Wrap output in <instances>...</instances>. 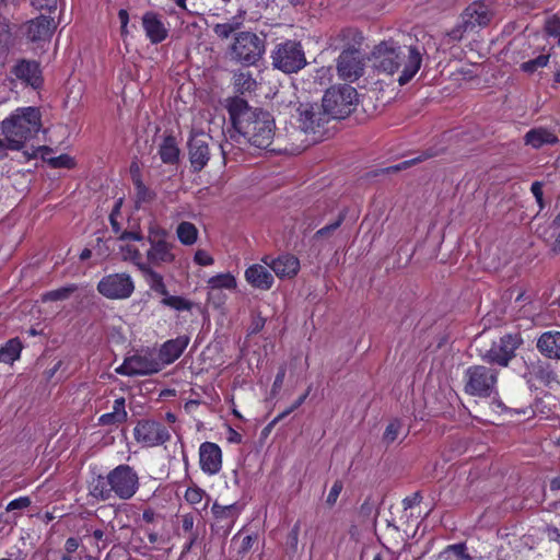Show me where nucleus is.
<instances>
[{
    "label": "nucleus",
    "instance_id": "9",
    "mask_svg": "<svg viewBox=\"0 0 560 560\" xmlns=\"http://www.w3.org/2000/svg\"><path fill=\"white\" fill-rule=\"evenodd\" d=\"M135 440L144 447L163 445L171 439L166 427L152 419H141L133 429Z\"/></svg>",
    "mask_w": 560,
    "mask_h": 560
},
{
    "label": "nucleus",
    "instance_id": "15",
    "mask_svg": "<svg viewBox=\"0 0 560 560\" xmlns=\"http://www.w3.org/2000/svg\"><path fill=\"white\" fill-rule=\"evenodd\" d=\"M148 240L151 245L147 253L149 262L160 265L174 261L175 255L172 253L173 244L166 242L164 232L153 235L151 231Z\"/></svg>",
    "mask_w": 560,
    "mask_h": 560
},
{
    "label": "nucleus",
    "instance_id": "25",
    "mask_svg": "<svg viewBox=\"0 0 560 560\" xmlns=\"http://www.w3.org/2000/svg\"><path fill=\"white\" fill-rule=\"evenodd\" d=\"M246 281L254 288L269 290L273 284V276L265 266L255 264L245 271Z\"/></svg>",
    "mask_w": 560,
    "mask_h": 560
},
{
    "label": "nucleus",
    "instance_id": "19",
    "mask_svg": "<svg viewBox=\"0 0 560 560\" xmlns=\"http://www.w3.org/2000/svg\"><path fill=\"white\" fill-rule=\"evenodd\" d=\"M468 381L466 383V392L488 397L490 395V375L486 366H472L467 371Z\"/></svg>",
    "mask_w": 560,
    "mask_h": 560
},
{
    "label": "nucleus",
    "instance_id": "40",
    "mask_svg": "<svg viewBox=\"0 0 560 560\" xmlns=\"http://www.w3.org/2000/svg\"><path fill=\"white\" fill-rule=\"evenodd\" d=\"M161 303L176 311H190L194 306V303L185 298L168 294L163 298Z\"/></svg>",
    "mask_w": 560,
    "mask_h": 560
},
{
    "label": "nucleus",
    "instance_id": "30",
    "mask_svg": "<svg viewBox=\"0 0 560 560\" xmlns=\"http://www.w3.org/2000/svg\"><path fill=\"white\" fill-rule=\"evenodd\" d=\"M525 142L530 144L533 148L538 149L542 144H556L559 142V138L551 131L545 128L530 129L525 135Z\"/></svg>",
    "mask_w": 560,
    "mask_h": 560
},
{
    "label": "nucleus",
    "instance_id": "17",
    "mask_svg": "<svg viewBox=\"0 0 560 560\" xmlns=\"http://www.w3.org/2000/svg\"><path fill=\"white\" fill-rule=\"evenodd\" d=\"M465 31H475L477 27L487 26L490 23V10L486 1L471 3L462 14Z\"/></svg>",
    "mask_w": 560,
    "mask_h": 560
},
{
    "label": "nucleus",
    "instance_id": "22",
    "mask_svg": "<svg viewBox=\"0 0 560 560\" xmlns=\"http://www.w3.org/2000/svg\"><path fill=\"white\" fill-rule=\"evenodd\" d=\"M189 340V337L184 335L164 342L159 353L161 364H171L177 360L187 348Z\"/></svg>",
    "mask_w": 560,
    "mask_h": 560
},
{
    "label": "nucleus",
    "instance_id": "60",
    "mask_svg": "<svg viewBox=\"0 0 560 560\" xmlns=\"http://www.w3.org/2000/svg\"><path fill=\"white\" fill-rule=\"evenodd\" d=\"M121 201H119L116 207L114 208V210L112 211L110 215H109V221H110V225H112V229L114 231V233L118 234L120 233L121 231V228H120V224L117 222L116 218H115V214L118 212L119 210V206H120Z\"/></svg>",
    "mask_w": 560,
    "mask_h": 560
},
{
    "label": "nucleus",
    "instance_id": "21",
    "mask_svg": "<svg viewBox=\"0 0 560 560\" xmlns=\"http://www.w3.org/2000/svg\"><path fill=\"white\" fill-rule=\"evenodd\" d=\"M536 348L544 358L560 361V331H544L536 340Z\"/></svg>",
    "mask_w": 560,
    "mask_h": 560
},
{
    "label": "nucleus",
    "instance_id": "45",
    "mask_svg": "<svg viewBox=\"0 0 560 560\" xmlns=\"http://www.w3.org/2000/svg\"><path fill=\"white\" fill-rule=\"evenodd\" d=\"M155 198V192L147 186L140 187L136 190V207L139 208L141 203H149Z\"/></svg>",
    "mask_w": 560,
    "mask_h": 560
},
{
    "label": "nucleus",
    "instance_id": "61",
    "mask_svg": "<svg viewBox=\"0 0 560 560\" xmlns=\"http://www.w3.org/2000/svg\"><path fill=\"white\" fill-rule=\"evenodd\" d=\"M464 32H466V31L464 30L463 21H462L459 25H457L455 28H453L451 32L447 33V36L452 40H459V39H462Z\"/></svg>",
    "mask_w": 560,
    "mask_h": 560
},
{
    "label": "nucleus",
    "instance_id": "18",
    "mask_svg": "<svg viewBox=\"0 0 560 560\" xmlns=\"http://www.w3.org/2000/svg\"><path fill=\"white\" fill-rule=\"evenodd\" d=\"M199 463L203 472L215 475L222 466V452L218 444L203 442L199 447Z\"/></svg>",
    "mask_w": 560,
    "mask_h": 560
},
{
    "label": "nucleus",
    "instance_id": "49",
    "mask_svg": "<svg viewBox=\"0 0 560 560\" xmlns=\"http://www.w3.org/2000/svg\"><path fill=\"white\" fill-rule=\"evenodd\" d=\"M343 485L340 480H336L326 498V504L331 508L337 502V499L342 491Z\"/></svg>",
    "mask_w": 560,
    "mask_h": 560
},
{
    "label": "nucleus",
    "instance_id": "57",
    "mask_svg": "<svg viewBox=\"0 0 560 560\" xmlns=\"http://www.w3.org/2000/svg\"><path fill=\"white\" fill-rule=\"evenodd\" d=\"M483 341H485L483 336H482V334H480L474 339L470 347H471V349L479 351L480 355L483 357L485 359H487L488 357H490V350H486L485 352H482L481 346L483 345Z\"/></svg>",
    "mask_w": 560,
    "mask_h": 560
},
{
    "label": "nucleus",
    "instance_id": "8",
    "mask_svg": "<svg viewBox=\"0 0 560 560\" xmlns=\"http://www.w3.org/2000/svg\"><path fill=\"white\" fill-rule=\"evenodd\" d=\"M107 482L112 493L121 500H128L135 495L139 488V477L129 465H119L107 475Z\"/></svg>",
    "mask_w": 560,
    "mask_h": 560
},
{
    "label": "nucleus",
    "instance_id": "52",
    "mask_svg": "<svg viewBox=\"0 0 560 560\" xmlns=\"http://www.w3.org/2000/svg\"><path fill=\"white\" fill-rule=\"evenodd\" d=\"M203 491L199 488H188L185 493V499L190 504H197L201 502Z\"/></svg>",
    "mask_w": 560,
    "mask_h": 560
},
{
    "label": "nucleus",
    "instance_id": "55",
    "mask_svg": "<svg viewBox=\"0 0 560 560\" xmlns=\"http://www.w3.org/2000/svg\"><path fill=\"white\" fill-rule=\"evenodd\" d=\"M92 536L95 540L97 541H101L102 542V546L97 545V549L98 551L103 550L104 548H106L109 542H112V540L109 539V537L105 534L104 530L102 529H95L93 530L92 533Z\"/></svg>",
    "mask_w": 560,
    "mask_h": 560
},
{
    "label": "nucleus",
    "instance_id": "47",
    "mask_svg": "<svg viewBox=\"0 0 560 560\" xmlns=\"http://www.w3.org/2000/svg\"><path fill=\"white\" fill-rule=\"evenodd\" d=\"M546 33L558 39V44H560V19L557 16H552L546 22L545 26Z\"/></svg>",
    "mask_w": 560,
    "mask_h": 560
},
{
    "label": "nucleus",
    "instance_id": "5",
    "mask_svg": "<svg viewBox=\"0 0 560 560\" xmlns=\"http://www.w3.org/2000/svg\"><path fill=\"white\" fill-rule=\"evenodd\" d=\"M357 102L358 92L348 84L329 88L322 98V104L330 120L343 119L349 116L354 110Z\"/></svg>",
    "mask_w": 560,
    "mask_h": 560
},
{
    "label": "nucleus",
    "instance_id": "6",
    "mask_svg": "<svg viewBox=\"0 0 560 560\" xmlns=\"http://www.w3.org/2000/svg\"><path fill=\"white\" fill-rule=\"evenodd\" d=\"M295 110L299 128L304 133L312 135L315 141L325 135L326 125L330 121V118L323 104L301 102Z\"/></svg>",
    "mask_w": 560,
    "mask_h": 560
},
{
    "label": "nucleus",
    "instance_id": "37",
    "mask_svg": "<svg viewBox=\"0 0 560 560\" xmlns=\"http://www.w3.org/2000/svg\"><path fill=\"white\" fill-rule=\"evenodd\" d=\"M22 343L18 338L10 339L3 347H0V362L13 363L19 359Z\"/></svg>",
    "mask_w": 560,
    "mask_h": 560
},
{
    "label": "nucleus",
    "instance_id": "62",
    "mask_svg": "<svg viewBox=\"0 0 560 560\" xmlns=\"http://www.w3.org/2000/svg\"><path fill=\"white\" fill-rule=\"evenodd\" d=\"M118 240L120 241H129V240H132V241H141L142 240V235L138 232H129V231H125V232H121Z\"/></svg>",
    "mask_w": 560,
    "mask_h": 560
},
{
    "label": "nucleus",
    "instance_id": "33",
    "mask_svg": "<svg viewBox=\"0 0 560 560\" xmlns=\"http://www.w3.org/2000/svg\"><path fill=\"white\" fill-rule=\"evenodd\" d=\"M37 152L42 154L44 161H47L52 167H66L71 168L74 166V161L68 154H61L59 156H50L52 149L46 145H42L37 148Z\"/></svg>",
    "mask_w": 560,
    "mask_h": 560
},
{
    "label": "nucleus",
    "instance_id": "7",
    "mask_svg": "<svg viewBox=\"0 0 560 560\" xmlns=\"http://www.w3.org/2000/svg\"><path fill=\"white\" fill-rule=\"evenodd\" d=\"M272 65L284 73H294L306 65L302 45L295 40L279 44L272 52Z\"/></svg>",
    "mask_w": 560,
    "mask_h": 560
},
{
    "label": "nucleus",
    "instance_id": "32",
    "mask_svg": "<svg viewBox=\"0 0 560 560\" xmlns=\"http://www.w3.org/2000/svg\"><path fill=\"white\" fill-rule=\"evenodd\" d=\"M208 283L210 285V291L208 293L209 300H212L217 295H219L221 289H235L236 288V280L231 273H221V275L214 276L209 279Z\"/></svg>",
    "mask_w": 560,
    "mask_h": 560
},
{
    "label": "nucleus",
    "instance_id": "46",
    "mask_svg": "<svg viewBox=\"0 0 560 560\" xmlns=\"http://www.w3.org/2000/svg\"><path fill=\"white\" fill-rule=\"evenodd\" d=\"M343 219H345V215L343 214H339L338 219L335 222H332V223H330V224L319 229L315 233L314 237L315 238H322V237L330 236L341 225Z\"/></svg>",
    "mask_w": 560,
    "mask_h": 560
},
{
    "label": "nucleus",
    "instance_id": "56",
    "mask_svg": "<svg viewBox=\"0 0 560 560\" xmlns=\"http://www.w3.org/2000/svg\"><path fill=\"white\" fill-rule=\"evenodd\" d=\"M530 191L533 192L537 203L539 205V208L541 209L544 207L542 203V184L540 182H534L530 187Z\"/></svg>",
    "mask_w": 560,
    "mask_h": 560
},
{
    "label": "nucleus",
    "instance_id": "39",
    "mask_svg": "<svg viewBox=\"0 0 560 560\" xmlns=\"http://www.w3.org/2000/svg\"><path fill=\"white\" fill-rule=\"evenodd\" d=\"M176 233L184 245H192L197 240L198 230L192 223L184 221L178 224Z\"/></svg>",
    "mask_w": 560,
    "mask_h": 560
},
{
    "label": "nucleus",
    "instance_id": "28",
    "mask_svg": "<svg viewBox=\"0 0 560 560\" xmlns=\"http://www.w3.org/2000/svg\"><path fill=\"white\" fill-rule=\"evenodd\" d=\"M211 512L217 523H222V527H225L226 532H229L240 513V508L236 503L220 505L219 503L214 502L211 508Z\"/></svg>",
    "mask_w": 560,
    "mask_h": 560
},
{
    "label": "nucleus",
    "instance_id": "54",
    "mask_svg": "<svg viewBox=\"0 0 560 560\" xmlns=\"http://www.w3.org/2000/svg\"><path fill=\"white\" fill-rule=\"evenodd\" d=\"M194 260L200 266H210L213 264V258L203 249L196 252Z\"/></svg>",
    "mask_w": 560,
    "mask_h": 560
},
{
    "label": "nucleus",
    "instance_id": "23",
    "mask_svg": "<svg viewBox=\"0 0 560 560\" xmlns=\"http://www.w3.org/2000/svg\"><path fill=\"white\" fill-rule=\"evenodd\" d=\"M266 265H268L277 277L283 278H293L300 270V261L299 259L290 254L279 256L276 259H272L270 262L264 260Z\"/></svg>",
    "mask_w": 560,
    "mask_h": 560
},
{
    "label": "nucleus",
    "instance_id": "24",
    "mask_svg": "<svg viewBox=\"0 0 560 560\" xmlns=\"http://www.w3.org/2000/svg\"><path fill=\"white\" fill-rule=\"evenodd\" d=\"M528 373L534 380L549 388L560 384L558 375L549 362L538 360L532 363Z\"/></svg>",
    "mask_w": 560,
    "mask_h": 560
},
{
    "label": "nucleus",
    "instance_id": "50",
    "mask_svg": "<svg viewBox=\"0 0 560 560\" xmlns=\"http://www.w3.org/2000/svg\"><path fill=\"white\" fill-rule=\"evenodd\" d=\"M31 505V499L28 497H21L15 500H12L7 505V511L11 512L14 510H24Z\"/></svg>",
    "mask_w": 560,
    "mask_h": 560
},
{
    "label": "nucleus",
    "instance_id": "26",
    "mask_svg": "<svg viewBox=\"0 0 560 560\" xmlns=\"http://www.w3.org/2000/svg\"><path fill=\"white\" fill-rule=\"evenodd\" d=\"M142 25L147 36L153 44L161 43L167 36V30L165 28L162 21L158 18V14L153 12H147L143 15Z\"/></svg>",
    "mask_w": 560,
    "mask_h": 560
},
{
    "label": "nucleus",
    "instance_id": "31",
    "mask_svg": "<svg viewBox=\"0 0 560 560\" xmlns=\"http://www.w3.org/2000/svg\"><path fill=\"white\" fill-rule=\"evenodd\" d=\"M137 266L143 273L150 289L163 296H166L168 292L164 284L163 277L154 271L149 264L138 262Z\"/></svg>",
    "mask_w": 560,
    "mask_h": 560
},
{
    "label": "nucleus",
    "instance_id": "13",
    "mask_svg": "<svg viewBox=\"0 0 560 560\" xmlns=\"http://www.w3.org/2000/svg\"><path fill=\"white\" fill-rule=\"evenodd\" d=\"M162 370L161 362L149 354H133L125 359L124 363L116 369L121 375H151Z\"/></svg>",
    "mask_w": 560,
    "mask_h": 560
},
{
    "label": "nucleus",
    "instance_id": "12",
    "mask_svg": "<svg viewBox=\"0 0 560 560\" xmlns=\"http://www.w3.org/2000/svg\"><path fill=\"white\" fill-rule=\"evenodd\" d=\"M338 75L346 81H357L364 73V58L355 47L341 51L337 60Z\"/></svg>",
    "mask_w": 560,
    "mask_h": 560
},
{
    "label": "nucleus",
    "instance_id": "1",
    "mask_svg": "<svg viewBox=\"0 0 560 560\" xmlns=\"http://www.w3.org/2000/svg\"><path fill=\"white\" fill-rule=\"evenodd\" d=\"M230 118L237 132V138L231 136L241 143L240 138L258 149H268L275 137V119L269 112L259 107H252L241 98L234 97L228 105Z\"/></svg>",
    "mask_w": 560,
    "mask_h": 560
},
{
    "label": "nucleus",
    "instance_id": "44",
    "mask_svg": "<svg viewBox=\"0 0 560 560\" xmlns=\"http://www.w3.org/2000/svg\"><path fill=\"white\" fill-rule=\"evenodd\" d=\"M258 536L256 534L246 535L241 539V542L237 547V556L238 558H244L246 553L253 548L254 544L257 542Z\"/></svg>",
    "mask_w": 560,
    "mask_h": 560
},
{
    "label": "nucleus",
    "instance_id": "63",
    "mask_svg": "<svg viewBox=\"0 0 560 560\" xmlns=\"http://www.w3.org/2000/svg\"><path fill=\"white\" fill-rule=\"evenodd\" d=\"M118 18L121 24V34L124 35L127 33V24L129 21L128 12L125 9L119 10Z\"/></svg>",
    "mask_w": 560,
    "mask_h": 560
},
{
    "label": "nucleus",
    "instance_id": "4",
    "mask_svg": "<svg viewBox=\"0 0 560 560\" xmlns=\"http://www.w3.org/2000/svg\"><path fill=\"white\" fill-rule=\"evenodd\" d=\"M265 38L248 31L237 32L229 47L231 60L243 66H255L265 54Z\"/></svg>",
    "mask_w": 560,
    "mask_h": 560
},
{
    "label": "nucleus",
    "instance_id": "48",
    "mask_svg": "<svg viewBox=\"0 0 560 560\" xmlns=\"http://www.w3.org/2000/svg\"><path fill=\"white\" fill-rule=\"evenodd\" d=\"M429 155H419L415 159H411V160H406L399 164H396V165H393V166H389L387 168H385V172L386 173H395V172H399L401 170H406L407 167H410L412 165H415L416 163H419V162H422L423 160H425Z\"/></svg>",
    "mask_w": 560,
    "mask_h": 560
},
{
    "label": "nucleus",
    "instance_id": "59",
    "mask_svg": "<svg viewBox=\"0 0 560 560\" xmlns=\"http://www.w3.org/2000/svg\"><path fill=\"white\" fill-rule=\"evenodd\" d=\"M79 546V540L75 537H69L65 544V552L73 555Z\"/></svg>",
    "mask_w": 560,
    "mask_h": 560
},
{
    "label": "nucleus",
    "instance_id": "34",
    "mask_svg": "<svg viewBox=\"0 0 560 560\" xmlns=\"http://www.w3.org/2000/svg\"><path fill=\"white\" fill-rule=\"evenodd\" d=\"M242 21L237 16H233L224 23H217L213 25V33L222 40L230 38L232 34L234 36L237 32H241Z\"/></svg>",
    "mask_w": 560,
    "mask_h": 560
},
{
    "label": "nucleus",
    "instance_id": "2",
    "mask_svg": "<svg viewBox=\"0 0 560 560\" xmlns=\"http://www.w3.org/2000/svg\"><path fill=\"white\" fill-rule=\"evenodd\" d=\"M374 66L377 70L393 74L402 67L398 78L399 85L407 84L419 71L422 62L421 52L416 46L408 47V54L394 40H384L372 51Z\"/></svg>",
    "mask_w": 560,
    "mask_h": 560
},
{
    "label": "nucleus",
    "instance_id": "29",
    "mask_svg": "<svg viewBox=\"0 0 560 560\" xmlns=\"http://www.w3.org/2000/svg\"><path fill=\"white\" fill-rule=\"evenodd\" d=\"M180 150L178 148L176 138L173 135H167L163 138L159 147V155L165 164H176L179 160Z\"/></svg>",
    "mask_w": 560,
    "mask_h": 560
},
{
    "label": "nucleus",
    "instance_id": "42",
    "mask_svg": "<svg viewBox=\"0 0 560 560\" xmlns=\"http://www.w3.org/2000/svg\"><path fill=\"white\" fill-rule=\"evenodd\" d=\"M401 428H402L401 421L399 419H393L387 424V427L385 429V432L383 434V442L386 445H389L393 442H395L398 439V436H399Z\"/></svg>",
    "mask_w": 560,
    "mask_h": 560
},
{
    "label": "nucleus",
    "instance_id": "53",
    "mask_svg": "<svg viewBox=\"0 0 560 560\" xmlns=\"http://www.w3.org/2000/svg\"><path fill=\"white\" fill-rule=\"evenodd\" d=\"M58 0H33L32 4L37 10H47L51 12L56 10Z\"/></svg>",
    "mask_w": 560,
    "mask_h": 560
},
{
    "label": "nucleus",
    "instance_id": "14",
    "mask_svg": "<svg viewBox=\"0 0 560 560\" xmlns=\"http://www.w3.org/2000/svg\"><path fill=\"white\" fill-rule=\"evenodd\" d=\"M10 74L24 85L39 89L43 84L42 70L35 60L20 59L11 68Z\"/></svg>",
    "mask_w": 560,
    "mask_h": 560
},
{
    "label": "nucleus",
    "instance_id": "11",
    "mask_svg": "<svg viewBox=\"0 0 560 560\" xmlns=\"http://www.w3.org/2000/svg\"><path fill=\"white\" fill-rule=\"evenodd\" d=\"M212 138L202 132H191L187 141L188 159L194 173L201 172L211 158L210 143Z\"/></svg>",
    "mask_w": 560,
    "mask_h": 560
},
{
    "label": "nucleus",
    "instance_id": "38",
    "mask_svg": "<svg viewBox=\"0 0 560 560\" xmlns=\"http://www.w3.org/2000/svg\"><path fill=\"white\" fill-rule=\"evenodd\" d=\"M79 290L78 284L71 283L56 290L48 291L42 295L43 302H55L68 300L74 292Z\"/></svg>",
    "mask_w": 560,
    "mask_h": 560
},
{
    "label": "nucleus",
    "instance_id": "41",
    "mask_svg": "<svg viewBox=\"0 0 560 560\" xmlns=\"http://www.w3.org/2000/svg\"><path fill=\"white\" fill-rule=\"evenodd\" d=\"M442 556L445 560H470V557L466 553V547L464 544H456L446 547Z\"/></svg>",
    "mask_w": 560,
    "mask_h": 560
},
{
    "label": "nucleus",
    "instance_id": "51",
    "mask_svg": "<svg viewBox=\"0 0 560 560\" xmlns=\"http://www.w3.org/2000/svg\"><path fill=\"white\" fill-rule=\"evenodd\" d=\"M120 249L124 253V258L125 259H130L136 265L138 262H140L139 260L141 259V254H140V252L135 246H130V245H127L125 247L121 246Z\"/></svg>",
    "mask_w": 560,
    "mask_h": 560
},
{
    "label": "nucleus",
    "instance_id": "43",
    "mask_svg": "<svg viewBox=\"0 0 560 560\" xmlns=\"http://www.w3.org/2000/svg\"><path fill=\"white\" fill-rule=\"evenodd\" d=\"M548 62H549V56L548 55H539L535 59H532V60H528L526 62H523L521 65V69L524 72L534 73L539 68L546 67L548 65Z\"/></svg>",
    "mask_w": 560,
    "mask_h": 560
},
{
    "label": "nucleus",
    "instance_id": "35",
    "mask_svg": "<svg viewBox=\"0 0 560 560\" xmlns=\"http://www.w3.org/2000/svg\"><path fill=\"white\" fill-rule=\"evenodd\" d=\"M90 494L102 501H107L113 497L110 486L107 482V477L97 476L90 485Z\"/></svg>",
    "mask_w": 560,
    "mask_h": 560
},
{
    "label": "nucleus",
    "instance_id": "27",
    "mask_svg": "<svg viewBox=\"0 0 560 560\" xmlns=\"http://www.w3.org/2000/svg\"><path fill=\"white\" fill-rule=\"evenodd\" d=\"M126 400L124 397L114 401L113 411L104 413L98 419V424L104 427H118L127 421Z\"/></svg>",
    "mask_w": 560,
    "mask_h": 560
},
{
    "label": "nucleus",
    "instance_id": "64",
    "mask_svg": "<svg viewBox=\"0 0 560 560\" xmlns=\"http://www.w3.org/2000/svg\"><path fill=\"white\" fill-rule=\"evenodd\" d=\"M182 527L185 532H191L194 527V517L190 514L183 516Z\"/></svg>",
    "mask_w": 560,
    "mask_h": 560
},
{
    "label": "nucleus",
    "instance_id": "3",
    "mask_svg": "<svg viewBox=\"0 0 560 560\" xmlns=\"http://www.w3.org/2000/svg\"><path fill=\"white\" fill-rule=\"evenodd\" d=\"M40 112L36 107L18 108L1 122V132L10 150H21L40 130Z\"/></svg>",
    "mask_w": 560,
    "mask_h": 560
},
{
    "label": "nucleus",
    "instance_id": "16",
    "mask_svg": "<svg viewBox=\"0 0 560 560\" xmlns=\"http://www.w3.org/2000/svg\"><path fill=\"white\" fill-rule=\"evenodd\" d=\"M523 343L520 334H508L500 339L495 349H492V363L500 366H508L510 361L515 358L516 350Z\"/></svg>",
    "mask_w": 560,
    "mask_h": 560
},
{
    "label": "nucleus",
    "instance_id": "36",
    "mask_svg": "<svg viewBox=\"0 0 560 560\" xmlns=\"http://www.w3.org/2000/svg\"><path fill=\"white\" fill-rule=\"evenodd\" d=\"M233 84L237 92H252L256 89V80L249 71L238 70L233 75Z\"/></svg>",
    "mask_w": 560,
    "mask_h": 560
},
{
    "label": "nucleus",
    "instance_id": "10",
    "mask_svg": "<svg viewBox=\"0 0 560 560\" xmlns=\"http://www.w3.org/2000/svg\"><path fill=\"white\" fill-rule=\"evenodd\" d=\"M97 291L110 300H125L135 291V283L126 272L112 273L103 277L97 283Z\"/></svg>",
    "mask_w": 560,
    "mask_h": 560
},
{
    "label": "nucleus",
    "instance_id": "58",
    "mask_svg": "<svg viewBox=\"0 0 560 560\" xmlns=\"http://www.w3.org/2000/svg\"><path fill=\"white\" fill-rule=\"evenodd\" d=\"M422 497L420 492H415L411 497H407L402 500L405 510L411 509L413 505L419 504Z\"/></svg>",
    "mask_w": 560,
    "mask_h": 560
},
{
    "label": "nucleus",
    "instance_id": "20",
    "mask_svg": "<svg viewBox=\"0 0 560 560\" xmlns=\"http://www.w3.org/2000/svg\"><path fill=\"white\" fill-rule=\"evenodd\" d=\"M55 27L52 19L40 15L24 25V34L33 43L46 42L50 38Z\"/></svg>",
    "mask_w": 560,
    "mask_h": 560
}]
</instances>
